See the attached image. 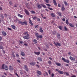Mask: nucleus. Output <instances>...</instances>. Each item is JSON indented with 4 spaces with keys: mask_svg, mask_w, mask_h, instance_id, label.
<instances>
[{
    "mask_svg": "<svg viewBox=\"0 0 77 77\" xmlns=\"http://www.w3.org/2000/svg\"><path fill=\"white\" fill-rule=\"evenodd\" d=\"M23 22L21 20H18L19 23V24H20L21 25H27V21L26 20H23Z\"/></svg>",
    "mask_w": 77,
    "mask_h": 77,
    "instance_id": "obj_1",
    "label": "nucleus"
},
{
    "mask_svg": "<svg viewBox=\"0 0 77 77\" xmlns=\"http://www.w3.org/2000/svg\"><path fill=\"white\" fill-rule=\"evenodd\" d=\"M62 60H63L64 62H66V63H69V61L68 60H66L64 58L62 57Z\"/></svg>",
    "mask_w": 77,
    "mask_h": 77,
    "instance_id": "obj_2",
    "label": "nucleus"
},
{
    "mask_svg": "<svg viewBox=\"0 0 77 77\" xmlns=\"http://www.w3.org/2000/svg\"><path fill=\"white\" fill-rule=\"evenodd\" d=\"M42 5L39 3L37 4V6L38 9H41L42 8Z\"/></svg>",
    "mask_w": 77,
    "mask_h": 77,
    "instance_id": "obj_3",
    "label": "nucleus"
},
{
    "mask_svg": "<svg viewBox=\"0 0 77 77\" xmlns=\"http://www.w3.org/2000/svg\"><path fill=\"white\" fill-rule=\"evenodd\" d=\"M24 11L26 13V15H29L30 14L29 13V11L27 10L26 9H24Z\"/></svg>",
    "mask_w": 77,
    "mask_h": 77,
    "instance_id": "obj_4",
    "label": "nucleus"
},
{
    "mask_svg": "<svg viewBox=\"0 0 77 77\" xmlns=\"http://www.w3.org/2000/svg\"><path fill=\"white\" fill-rule=\"evenodd\" d=\"M24 67L25 70H26V71H29V69H28V68L27 67V66L26 65H25Z\"/></svg>",
    "mask_w": 77,
    "mask_h": 77,
    "instance_id": "obj_5",
    "label": "nucleus"
},
{
    "mask_svg": "<svg viewBox=\"0 0 77 77\" xmlns=\"http://www.w3.org/2000/svg\"><path fill=\"white\" fill-rule=\"evenodd\" d=\"M69 58L71 60H73L74 61L75 60V58H74V57H72L71 56H70V57H69Z\"/></svg>",
    "mask_w": 77,
    "mask_h": 77,
    "instance_id": "obj_6",
    "label": "nucleus"
},
{
    "mask_svg": "<svg viewBox=\"0 0 77 77\" xmlns=\"http://www.w3.org/2000/svg\"><path fill=\"white\" fill-rule=\"evenodd\" d=\"M29 35L27 34V35L23 36V38L24 39H29Z\"/></svg>",
    "mask_w": 77,
    "mask_h": 77,
    "instance_id": "obj_7",
    "label": "nucleus"
},
{
    "mask_svg": "<svg viewBox=\"0 0 77 77\" xmlns=\"http://www.w3.org/2000/svg\"><path fill=\"white\" fill-rule=\"evenodd\" d=\"M37 73L38 74V75H41L42 74L41 72L39 70L37 71Z\"/></svg>",
    "mask_w": 77,
    "mask_h": 77,
    "instance_id": "obj_8",
    "label": "nucleus"
},
{
    "mask_svg": "<svg viewBox=\"0 0 77 77\" xmlns=\"http://www.w3.org/2000/svg\"><path fill=\"white\" fill-rule=\"evenodd\" d=\"M65 7H64V5H63L62 7H61V10L62 11H65Z\"/></svg>",
    "mask_w": 77,
    "mask_h": 77,
    "instance_id": "obj_9",
    "label": "nucleus"
},
{
    "mask_svg": "<svg viewBox=\"0 0 77 77\" xmlns=\"http://www.w3.org/2000/svg\"><path fill=\"white\" fill-rule=\"evenodd\" d=\"M54 43L55 44V45L56 46H57V45H58V46H60V44L58 42H57V44L55 43V42H54Z\"/></svg>",
    "mask_w": 77,
    "mask_h": 77,
    "instance_id": "obj_10",
    "label": "nucleus"
},
{
    "mask_svg": "<svg viewBox=\"0 0 77 77\" xmlns=\"http://www.w3.org/2000/svg\"><path fill=\"white\" fill-rule=\"evenodd\" d=\"M34 53H35V54H36V55H39V54H40V53H41L40 52H34Z\"/></svg>",
    "mask_w": 77,
    "mask_h": 77,
    "instance_id": "obj_11",
    "label": "nucleus"
},
{
    "mask_svg": "<svg viewBox=\"0 0 77 77\" xmlns=\"http://www.w3.org/2000/svg\"><path fill=\"white\" fill-rule=\"evenodd\" d=\"M29 23L31 25V26H33V24L32 23V22L31 21V20H30V19H29Z\"/></svg>",
    "mask_w": 77,
    "mask_h": 77,
    "instance_id": "obj_12",
    "label": "nucleus"
},
{
    "mask_svg": "<svg viewBox=\"0 0 77 77\" xmlns=\"http://www.w3.org/2000/svg\"><path fill=\"white\" fill-rule=\"evenodd\" d=\"M37 60L39 61H40L41 62V61H42V58L41 57H38L37 58Z\"/></svg>",
    "mask_w": 77,
    "mask_h": 77,
    "instance_id": "obj_13",
    "label": "nucleus"
},
{
    "mask_svg": "<svg viewBox=\"0 0 77 77\" xmlns=\"http://www.w3.org/2000/svg\"><path fill=\"white\" fill-rule=\"evenodd\" d=\"M4 69H5V70H6L7 71L8 70V66L6 65L5 66Z\"/></svg>",
    "mask_w": 77,
    "mask_h": 77,
    "instance_id": "obj_14",
    "label": "nucleus"
},
{
    "mask_svg": "<svg viewBox=\"0 0 77 77\" xmlns=\"http://www.w3.org/2000/svg\"><path fill=\"white\" fill-rule=\"evenodd\" d=\"M2 34L3 36H6V32L4 31H2Z\"/></svg>",
    "mask_w": 77,
    "mask_h": 77,
    "instance_id": "obj_15",
    "label": "nucleus"
},
{
    "mask_svg": "<svg viewBox=\"0 0 77 77\" xmlns=\"http://www.w3.org/2000/svg\"><path fill=\"white\" fill-rule=\"evenodd\" d=\"M53 3L55 6H57V3H56V1L55 0H53Z\"/></svg>",
    "mask_w": 77,
    "mask_h": 77,
    "instance_id": "obj_16",
    "label": "nucleus"
},
{
    "mask_svg": "<svg viewBox=\"0 0 77 77\" xmlns=\"http://www.w3.org/2000/svg\"><path fill=\"white\" fill-rule=\"evenodd\" d=\"M35 62H32L30 63L29 64H30L31 65H33V66L34 65H35Z\"/></svg>",
    "mask_w": 77,
    "mask_h": 77,
    "instance_id": "obj_17",
    "label": "nucleus"
},
{
    "mask_svg": "<svg viewBox=\"0 0 77 77\" xmlns=\"http://www.w3.org/2000/svg\"><path fill=\"white\" fill-rule=\"evenodd\" d=\"M21 54L22 56H25V54H24V53L23 51H21Z\"/></svg>",
    "mask_w": 77,
    "mask_h": 77,
    "instance_id": "obj_18",
    "label": "nucleus"
},
{
    "mask_svg": "<svg viewBox=\"0 0 77 77\" xmlns=\"http://www.w3.org/2000/svg\"><path fill=\"white\" fill-rule=\"evenodd\" d=\"M55 63L56 65L58 66H61V64H60V63Z\"/></svg>",
    "mask_w": 77,
    "mask_h": 77,
    "instance_id": "obj_19",
    "label": "nucleus"
},
{
    "mask_svg": "<svg viewBox=\"0 0 77 77\" xmlns=\"http://www.w3.org/2000/svg\"><path fill=\"white\" fill-rule=\"evenodd\" d=\"M58 72L59 74H63V72L60 70Z\"/></svg>",
    "mask_w": 77,
    "mask_h": 77,
    "instance_id": "obj_20",
    "label": "nucleus"
},
{
    "mask_svg": "<svg viewBox=\"0 0 77 77\" xmlns=\"http://www.w3.org/2000/svg\"><path fill=\"white\" fill-rule=\"evenodd\" d=\"M69 26H70V27H74V25H72V23H69Z\"/></svg>",
    "mask_w": 77,
    "mask_h": 77,
    "instance_id": "obj_21",
    "label": "nucleus"
},
{
    "mask_svg": "<svg viewBox=\"0 0 77 77\" xmlns=\"http://www.w3.org/2000/svg\"><path fill=\"white\" fill-rule=\"evenodd\" d=\"M51 15L52 17H55V15L53 13H52L51 14Z\"/></svg>",
    "mask_w": 77,
    "mask_h": 77,
    "instance_id": "obj_22",
    "label": "nucleus"
},
{
    "mask_svg": "<svg viewBox=\"0 0 77 77\" xmlns=\"http://www.w3.org/2000/svg\"><path fill=\"white\" fill-rule=\"evenodd\" d=\"M63 3L65 6H67L68 5V3L66 1H64Z\"/></svg>",
    "mask_w": 77,
    "mask_h": 77,
    "instance_id": "obj_23",
    "label": "nucleus"
},
{
    "mask_svg": "<svg viewBox=\"0 0 77 77\" xmlns=\"http://www.w3.org/2000/svg\"><path fill=\"white\" fill-rule=\"evenodd\" d=\"M9 68L10 70H13V67L11 66H9Z\"/></svg>",
    "mask_w": 77,
    "mask_h": 77,
    "instance_id": "obj_24",
    "label": "nucleus"
},
{
    "mask_svg": "<svg viewBox=\"0 0 77 77\" xmlns=\"http://www.w3.org/2000/svg\"><path fill=\"white\" fill-rule=\"evenodd\" d=\"M11 27H12V29H15L16 28L15 26V25H12Z\"/></svg>",
    "mask_w": 77,
    "mask_h": 77,
    "instance_id": "obj_25",
    "label": "nucleus"
},
{
    "mask_svg": "<svg viewBox=\"0 0 77 77\" xmlns=\"http://www.w3.org/2000/svg\"><path fill=\"white\" fill-rule=\"evenodd\" d=\"M39 31L41 33H42L43 32V30H42V28H40Z\"/></svg>",
    "mask_w": 77,
    "mask_h": 77,
    "instance_id": "obj_26",
    "label": "nucleus"
},
{
    "mask_svg": "<svg viewBox=\"0 0 77 77\" xmlns=\"http://www.w3.org/2000/svg\"><path fill=\"white\" fill-rule=\"evenodd\" d=\"M41 5L42 6V7H43V8H47V7H46V6L45 5H44L41 4Z\"/></svg>",
    "mask_w": 77,
    "mask_h": 77,
    "instance_id": "obj_27",
    "label": "nucleus"
},
{
    "mask_svg": "<svg viewBox=\"0 0 77 77\" xmlns=\"http://www.w3.org/2000/svg\"><path fill=\"white\" fill-rule=\"evenodd\" d=\"M66 24L67 25H68L69 24V23L68 22V20H66Z\"/></svg>",
    "mask_w": 77,
    "mask_h": 77,
    "instance_id": "obj_28",
    "label": "nucleus"
},
{
    "mask_svg": "<svg viewBox=\"0 0 77 77\" xmlns=\"http://www.w3.org/2000/svg\"><path fill=\"white\" fill-rule=\"evenodd\" d=\"M49 0H44V1L46 2V3H49Z\"/></svg>",
    "mask_w": 77,
    "mask_h": 77,
    "instance_id": "obj_29",
    "label": "nucleus"
},
{
    "mask_svg": "<svg viewBox=\"0 0 77 77\" xmlns=\"http://www.w3.org/2000/svg\"><path fill=\"white\" fill-rule=\"evenodd\" d=\"M57 13L59 16H62V13H60L59 12H57Z\"/></svg>",
    "mask_w": 77,
    "mask_h": 77,
    "instance_id": "obj_30",
    "label": "nucleus"
},
{
    "mask_svg": "<svg viewBox=\"0 0 77 77\" xmlns=\"http://www.w3.org/2000/svg\"><path fill=\"white\" fill-rule=\"evenodd\" d=\"M38 41H37V40L36 39H34L33 41V42H35V44H36L37 43Z\"/></svg>",
    "mask_w": 77,
    "mask_h": 77,
    "instance_id": "obj_31",
    "label": "nucleus"
},
{
    "mask_svg": "<svg viewBox=\"0 0 77 77\" xmlns=\"http://www.w3.org/2000/svg\"><path fill=\"white\" fill-rule=\"evenodd\" d=\"M59 29H60V30H62V26H59Z\"/></svg>",
    "mask_w": 77,
    "mask_h": 77,
    "instance_id": "obj_32",
    "label": "nucleus"
},
{
    "mask_svg": "<svg viewBox=\"0 0 77 77\" xmlns=\"http://www.w3.org/2000/svg\"><path fill=\"white\" fill-rule=\"evenodd\" d=\"M48 63V64H49V65H51V61H49Z\"/></svg>",
    "mask_w": 77,
    "mask_h": 77,
    "instance_id": "obj_33",
    "label": "nucleus"
},
{
    "mask_svg": "<svg viewBox=\"0 0 77 77\" xmlns=\"http://www.w3.org/2000/svg\"><path fill=\"white\" fill-rule=\"evenodd\" d=\"M34 27L35 28V29H37V28H38V25H35Z\"/></svg>",
    "mask_w": 77,
    "mask_h": 77,
    "instance_id": "obj_34",
    "label": "nucleus"
},
{
    "mask_svg": "<svg viewBox=\"0 0 77 77\" xmlns=\"http://www.w3.org/2000/svg\"><path fill=\"white\" fill-rule=\"evenodd\" d=\"M57 38H60V34L57 33Z\"/></svg>",
    "mask_w": 77,
    "mask_h": 77,
    "instance_id": "obj_35",
    "label": "nucleus"
},
{
    "mask_svg": "<svg viewBox=\"0 0 77 77\" xmlns=\"http://www.w3.org/2000/svg\"><path fill=\"white\" fill-rule=\"evenodd\" d=\"M38 38H42V35H38Z\"/></svg>",
    "mask_w": 77,
    "mask_h": 77,
    "instance_id": "obj_36",
    "label": "nucleus"
},
{
    "mask_svg": "<svg viewBox=\"0 0 77 77\" xmlns=\"http://www.w3.org/2000/svg\"><path fill=\"white\" fill-rule=\"evenodd\" d=\"M35 36L38 38L39 36V34L38 33H36Z\"/></svg>",
    "mask_w": 77,
    "mask_h": 77,
    "instance_id": "obj_37",
    "label": "nucleus"
},
{
    "mask_svg": "<svg viewBox=\"0 0 77 77\" xmlns=\"http://www.w3.org/2000/svg\"><path fill=\"white\" fill-rule=\"evenodd\" d=\"M25 4V5H26V7H28V6H29V4L27 2H26Z\"/></svg>",
    "mask_w": 77,
    "mask_h": 77,
    "instance_id": "obj_38",
    "label": "nucleus"
},
{
    "mask_svg": "<svg viewBox=\"0 0 77 77\" xmlns=\"http://www.w3.org/2000/svg\"><path fill=\"white\" fill-rule=\"evenodd\" d=\"M11 56L13 57H15V55H14V54H12Z\"/></svg>",
    "mask_w": 77,
    "mask_h": 77,
    "instance_id": "obj_39",
    "label": "nucleus"
},
{
    "mask_svg": "<svg viewBox=\"0 0 77 77\" xmlns=\"http://www.w3.org/2000/svg\"><path fill=\"white\" fill-rule=\"evenodd\" d=\"M46 5H47V6H48V7L51 6V5L49 4H46Z\"/></svg>",
    "mask_w": 77,
    "mask_h": 77,
    "instance_id": "obj_40",
    "label": "nucleus"
},
{
    "mask_svg": "<svg viewBox=\"0 0 77 77\" xmlns=\"http://www.w3.org/2000/svg\"><path fill=\"white\" fill-rule=\"evenodd\" d=\"M1 17L2 18H4V17H3V14H1Z\"/></svg>",
    "mask_w": 77,
    "mask_h": 77,
    "instance_id": "obj_41",
    "label": "nucleus"
},
{
    "mask_svg": "<svg viewBox=\"0 0 77 77\" xmlns=\"http://www.w3.org/2000/svg\"><path fill=\"white\" fill-rule=\"evenodd\" d=\"M33 20H36V19H37V17H34L33 18Z\"/></svg>",
    "mask_w": 77,
    "mask_h": 77,
    "instance_id": "obj_42",
    "label": "nucleus"
},
{
    "mask_svg": "<svg viewBox=\"0 0 77 77\" xmlns=\"http://www.w3.org/2000/svg\"><path fill=\"white\" fill-rule=\"evenodd\" d=\"M19 42L21 44H23V43H24L23 42V41H19Z\"/></svg>",
    "mask_w": 77,
    "mask_h": 77,
    "instance_id": "obj_43",
    "label": "nucleus"
},
{
    "mask_svg": "<svg viewBox=\"0 0 77 77\" xmlns=\"http://www.w3.org/2000/svg\"><path fill=\"white\" fill-rule=\"evenodd\" d=\"M64 29L66 31H67V30H68V29H67V28H66V26L64 27Z\"/></svg>",
    "mask_w": 77,
    "mask_h": 77,
    "instance_id": "obj_44",
    "label": "nucleus"
},
{
    "mask_svg": "<svg viewBox=\"0 0 77 77\" xmlns=\"http://www.w3.org/2000/svg\"><path fill=\"white\" fill-rule=\"evenodd\" d=\"M37 20L38 21H40V19L39 18H37Z\"/></svg>",
    "mask_w": 77,
    "mask_h": 77,
    "instance_id": "obj_45",
    "label": "nucleus"
},
{
    "mask_svg": "<svg viewBox=\"0 0 77 77\" xmlns=\"http://www.w3.org/2000/svg\"><path fill=\"white\" fill-rule=\"evenodd\" d=\"M4 66H5V64H3L2 65V69H4Z\"/></svg>",
    "mask_w": 77,
    "mask_h": 77,
    "instance_id": "obj_46",
    "label": "nucleus"
},
{
    "mask_svg": "<svg viewBox=\"0 0 77 77\" xmlns=\"http://www.w3.org/2000/svg\"><path fill=\"white\" fill-rule=\"evenodd\" d=\"M31 13H32V14H35V11H31Z\"/></svg>",
    "mask_w": 77,
    "mask_h": 77,
    "instance_id": "obj_47",
    "label": "nucleus"
},
{
    "mask_svg": "<svg viewBox=\"0 0 77 77\" xmlns=\"http://www.w3.org/2000/svg\"><path fill=\"white\" fill-rule=\"evenodd\" d=\"M9 4L10 5H12V3L10 1L9 2Z\"/></svg>",
    "mask_w": 77,
    "mask_h": 77,
    "instance_id": "obj_48",
    "label": "nucleus"
},
{
    "mask_svg": "<svg viewBox=\"0 0 77 77\" xmlns=\"http://www.w3.org/2000/svg\"><path fill=\"white\" fill-rule=\"evenodd\" d=\"M8 29L9 30H11V31H12V29L10 28H8Z\"/></svg>",
    "mask_w": 77,
    "mask_h": 77,
    "instance_id": "obj_49",
    "label": "nucleus"
},
{
    "mask_svg": "<svg viewBox=\"0 0 77 77\" xmlns=\"http://www.w3.org/2000/svg\"><path fill=\"white\" fill-rule=\"evenodd\" d=\"M48 72L49 74H51V72L50 71V70H48Z\"/></svg>",
    "mask_w": 77,
    "mask_h": 77,
    "instance_id": "obj_50",
    "label": "nucleus"
},
{
    "mask_svg": "<svg viewBox=\"0 0 77 77\" xmlns=\"http://www.w3.org/2000/svg\"><path fill=\"white\" fill-rule=\"evenodd\" d=\"M3 46H0V49H3Z\"/></svg>",
    "mask_w": 77,
    "mask_h": 77,
    "instance_id": "obj_51",
    "label": "nucleus"
},
{
    "mask_svg": "<svg viewBox=\"0 0 77 77\" xmlns=\"http://www.w3.org/2000/svg\"><path fill=\"white\" fill-rule=\"evenodd\" d=\"M58 7H59V8L61 7V5H60V4H58Z\"/></svg>",
    "mask_w": 77,
    "mask_h": 77,
    "instance_id": "obj_52",
    "label": "nucleus"
},
{
    "mask_svg": "<svg viewBox=\"0 0 77 77\" xmlns=\"http://www.w3.org/2000/svg\"><path fill=\"white\" fill-rule=\"evenodd\" d=\"M68 54L69 55H71V52H69L68 53Z\"/></svg>",
    "mask_w": 77,
    "mask_h": 77,
    "instance_id": "obj_53",
    "label": "nucleus"
},
{
    "mask_svg": "<svg viewBox=\"0 0 77 77\" xmlns=\"http://www.w3.org/2000/svg\"><path fill=\"white\" fill-rule=\"evenodd\" d=\"M54 74L53 73H52L51 74V77H54Z\"/></svg>",
    "mask_w": 77,
    "mask_h": 77,
    "instance_id": "obj_54",
    "label": "nucleus"
},
{
    "mask_svg": "<svg viewBox=\"0 0 77 77\" xmlns=\"http://www.w3.org/2000/svg\"><path fill=\"white\" fill-rule=\"evenodd\" d=\"M15 74L16 75H17V77H20V76H19L18 75V74H17V73H16Z\"/></svg>",
    "mask_w": 77,
    "mask_h": 77,
    "instance_id": "obj_55",
    "label": "nucleus"
},
{
    "mask_svg": "<svg viewBox=\"0 0 77 77\" xmlns=\"http://www.w3.org/2000/svg\"><path fill=\"white\" fill-rule=\"evenodd\" d=\"M2 51H3V53H4V54H5V51H4L3 49H2Z\"/></svg>",
    "mask_w": 77,
    "mask_h": 77,
    "instance_id": "obj_56",
    "label": "nucleus"
},
{
    "mask_svg": "<svg viewBox=\"0 0 77 77\" xmlns=\"http://www.w3.org/2000/svg\"><path fill=\"white\" fill-rule=\"evenodd\" d=\"M42 54H43V56H45V53L44 52H43Z\"/></svg>",
    "mask_w": 77,
    "mask_h": 77,
    "instance_id": "obj_57",
    "label": "nucleus"
},
{
    "mask_svg": "<svg viewBox=\"0 0 77 77\" xmlns=\"http://www.w3.org/2000/svg\"><path fill=\"white\" fill-rule=\"evenodd\" d=\"M14 22H15V23H17V21H18V20L17 19H16L15 20H14Z\"/></svg>",
    "mask_w": 77,
    "mask_h": 77,
    "instance_id": "obj_58",
    "label": "nucleus"
},
{
    "mask_svg": "<svg viewBox=\"0 0 77 77\" xmlns=\"http://www.w3.org/2000/svg\"><path fill=\"white\" fill-rule=\"evenodd\" d=\"M48 8H49V9H50V10H53V8H51L50 7H48Z\"/></svg>",
    "mask_w": 77,
    "mask_h": 77,
    "instance_id": "obj_59",
    "label": "nucleus"
},
{
    "mask_svg": "<svg viewBox=\"0 0 77 77\" xmlns=\"http://www.w3.org/2000/svg\"><path fill=\"white\" fill-rule=\"evenodd\" d=\"M62 21H65V18H63L62 19Z\"/></svg>",
    "mask_w": 77,
    "mask_h": 77,
    "instance_id": "obj_60",
    "label": "nucleus"
},
{
    "mask_svg": "<svg viewBox=\"0 0 77 77\" xmlns=\"http://www.w3.org/2000/svg\"><path fill=\"white\" fill-rule=\"evenodd\" d=\"M4 16L5 17H7L8 16V14H4Z\"/></svg>",
    "mask_w": 77,
    "mask_h": 77,
    "instance_id": "obj_61",
    "label": "nucleus"
},
{
    "mask_svg": "<svg viewBox=\"0 0 77 77\" xmlns=\"http://www.w3.org/2000/svg\"><path fill=\"white\" fill-rule=\"evenodd\" d=\"M26 34H28V32H26L24 33V35H26Z\"/></svg>",
    "mask_w": 77,
    "mask_h": 77,
    "instance_id": "obj_62",
    "label": "nucleus"
},
{
    "mask_svg": "<svg viewBox=\"0 0 77 77\" xmlns=\"http://www.w3.org/2000/svg\"><path fill=\"white\" fill-rule=\"evenodd\" d=\"M17 62H19V63H20V60H17Z\"/></svg>",
    "mask_w": 77,
    "mask_h": 77,
    "instance_id": "obj_63",
    "label": "nucleus"
},
{
    "mask_svg": "<svg viewBox=\"0 0 77 77\" xmlns=\"http://www.w3.org/2000/svg\"><path fill=\"white\" fill-rule=\"evenodd\" d=\"M45 73L46 75H48V73H47V72H45Z\"/></svg>",
    "mask_w": 77,
    "mask_h": 77,
    "instance_id": "obj_64",
    "label": "nucleus"
}]
</instances>
